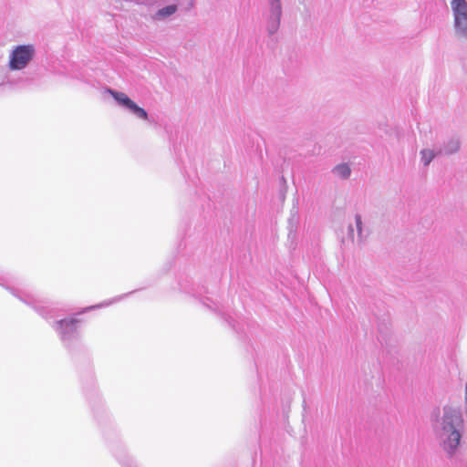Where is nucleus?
<instances>
[{
  "instance_id": "obj_1",
  "label": "nucleus",
  "mask_w": 467,
  "mask_h": 467,
  "mask_svg": "<svg viewBox=\"0 0 467 467\" xmlns=\"http://www.w3.org/2000/svg\"><path fill=\"white\" fill-rule=\"evenodd\" d=\"M462 427L461 410L452 407H444L442 415L433 422V431L441 446L451 456L461 444Z\"/></svg>"
},
{
  "instance_id": "obj_2",
  "label": "nucleus",
  "mask_w": 467,
  "mask_h": 467,
  "mask_svg": "<svg viewBox=\"0 0 467 467\" xmlns=\"http://www.w3.org/2000/svg\"><path fill=\"white\" fill-rule=\"evenodd\" d=\"M0 285L4 286L14 296L26 305L32 306L43 317L47 319L50 317L49 313L53 311V309H49L46 301L38 298L17 278L14 276L0 275Z\"/></svg>"
},
{
  "instance_id": "obj_3",
  "label": "nucleus",
  "mask_w": 467,
  "mask_h": 467,
  "mask_svg": "<svg viewBox=\"0 0 467 467\" xmlns=\"http://www.w3.org/2000/svg\"><path fill=\"white\" fill-rule=\"evenodd\" d=\"M454 36L459 40H467V0H451Z\"/></svg>"
},
{
  "instance_id": "obj_4",
  "label": "nucleus",
  "mask_w": 467,
  "mask_h": 467,
  "mask_svg": "<svg viewBox=\"0 0 467 467\" xmlns=\"http://www.w3.org/2000/svg\"><path fill=\"white\" fill-rule=\"evenodd\" d=\"M36 55L33 45H19L14 47L9 55L8 67L11 70L26 68Z\"/></svg>"
},
{
  "instance_id": "obj_5",
  "label": "nucleus",
  "mask_w": 467,
  "mask_h": 467,
  "mask_svg": "<svg viewBox=\"0 0 467 467\" xmlns=\"http://www.w3.org/2000/svg\"><path fill=\"white\" fill-rule=\"evenodd\" d=\"M282 16L281 0H267L263 12L265 30L269 36H274L279 29Z\"/></svg>"
},
{
  "instance_id": "obj_6",
  "label": "nucleus",
  "mask_w": 467,
  "mask_h": 467,
  "mask_svg": "<svg viewBox=\"0 0 467 467\" xmlns=\"http://www.w3.org/2000/svg\"><path fill=\"white\" fill-rule=\"evenodd\" d=\"M79 320L76 318L61 319L55 322L54 329L59 334L64 344L68 345L78 335Z\"/></svg>"
},
{
  "instance_id": "obj_7",
  "label": "nucleus",
  "mask_w": 467,
  "mask_h": 467,
  "mask_svg": "<svg viewBox=\"0 0 467 467\" xmlns=\"http://www.w3.org/2000/svg\"><path fill=\"white\" fill-rule=\"evenodd\" d=\"M109 92L112 95L114 99L122 107L129 109L137 118L141 119H148V113L145 109L139 107L134 101H132L125 93L118 92L112 89H109Z\"/></svg>"
},
{
  "instance_id": "obj_8",
  "label": "nucleus",
  "mask_w": 467,
  "mask_h": 467,
  "mask_svg": "<svg viewBox=\"0 0 467 467\" xmlns=\"http://www.w3.org/2000/svg\"><path fill=\"white\" fill-rule=\"evenodd\" d=\"M178 7L176 5H170L159 9L152 16L154 20H163L176 13Z\"/></svg>"
},
{
  "instance_id": "obj_9",
  "label": "nucleus",
  "mask_w": 467,
  "mask_h": 467,
  "mask_svg": "<svg viewBox=\"0 0 467 467\" xmlns=\"http://www.w3.org/2000/svg\"><path fill=\"white\" fill-rule=\"evenodd\" d=\"M460 140L459 139H450L444 145L443 148L439 151L440 153H444L447 155L453 154L457 152L460 149Z\"/></svg>"
},
{
  "instance_id": "obj_10",
  "label": "nucleus",
  "mask_w": 467,
  "mask_h": 467,
  "mask_svg": "<svg viewBox=\"0 0 467 467\" xmlns=\"http://www.w3.org/2000/svg\"><path fill=\"white\" fill-rule=\"evenodd\" d=\"M333 172L335 175H337L339 178L347 179L350 176L351 170L348 164L342 163V164L337 165L333 169Z\"/></svg>"
},
{
  "instance_id": "obj_11",
  "label": "nucleus",
  "mask_w": 467,
  "mask_h": 467,
  "mask_svg": "<svg viewBox=\"0 0 467 467\" xmlns=\"http://www.w3.org/2000/svg\"><path fill=\"white\" fill-rule=\"evenodd\" d=\"M421 161L424 166H428L431 161L435 158L436 153L431 150H422L420 151Z\"/></svg>"
},
{
  "instance_id": "obj_12",
  "label": "nucleus",
  "mask_w": 467,
  "mask_h": 467,
  "mask_svg": "<svg viewBox=\"0 0 467 467\" xmlns=\"http://www.w3.org/2000/svg\"><path fill=\"white\" fill-rule=\"evenodd\" d=\"M355 223H356V227H357V231H358V242H362L363 241V235H362V218H361V215L360 214H356L355 215Z\"/></svg>"
},
{
  "instance_id": "obj_13",
  "label": "nucleus",
  "mask_w": 467,
  "mask_h": 467,
  "mask_svg": "<svg viewBox=\"0 0 467 467\" xmlns=\"http://www.w3.org/2000/svg\"><path fill=\"white\" fill-rule=\"evenodd\" d=\"M109 304H111V302H105V303H103L101 305L91 306L90 308H97V307H100V306H109Z\"/></svg>"
},
{
  "instance_id": "obj_14",
  "label": "nucleus",
  "mask_w": 467,
  "mask_h": 467,
  "mask_svg": "<svg viewBox=\"0 0 467 467\" xmlns=\"http://www.w3.org/2000/svg\"><path fill=\"white\" fill-rule=\"evenodd\" d=\"M348 231H349V234H350V235H353V231H354V230H353L352 225H349V227H348Z\"/></svg>"
}]
</instances>
